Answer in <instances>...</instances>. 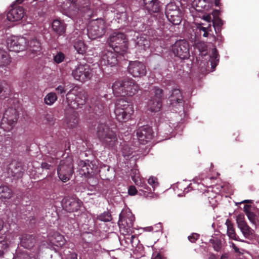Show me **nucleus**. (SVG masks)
Here are the masks:
<instances>
[{
    "instance_id": "obj_1",
    "label": "nucleus",
    "mask_w": 259,
    "mask_h": 259,
    "mask_svg": "<svg viewBox=\"0 0 259 259\" xmlns=\"http://www.w3.org/2000/svg\"><path fill=\"white\" fill-rule=\"evenodd\" d=\"M107 118H101L97 126V136L105 147L115 149L118 144L116 133L109 127Z\"/></svg>"
},
{
    "instance_id": "obj_2",
    "label": "nucleus",
    "mask_w": 259,
    "mask_h": 259,
    "mask_svg": "<svg viewBox=\"0 0 259 259\" xmlns=\"http://www.w3.org/2000/svg\"><path fill=\"white\" fill-rule=\"evenodd\" d=\"M112 88L113 94L116 96H132L139 90V85L131 78L116 81Z\"/></svg>"
},
{
    "instance_id": "obj_3",
    "label": "nucleus",
    "mask_w": 259,
    "mask_h": 259,
    "mask_svg": "<svg viewBox=\"0 0 259 259\" xmlns=\"http://www.w3.org/2000/svg\"><path fill=\"white\" fill-rule=\"evenodd\" d=\"M108 42L113 51L123 56L127 49V40L126 35L120 32H114L109 37Z\"/></svg>"
},
{
    "instance_id": "obj_4",
    "label": "nucleus",
    "mask_w": 259,
    "mask_h": 259,
    "mask_svg": "<svg viewBox=\"0 0 259 259\" xmlns=\"http://www.w3.org/2000/svg\"><path fill=\"white\" fill-rule=\"evenodd\" d=\"M133 113V105L123 99L119 100L115 105V118L119 122L128 120Z\"/></svg>"
},
{
    "instance_id": "obj_5",
    "label": "nucleus",
    "mask_w": 259,
    "mask_h": 259,
    "mask_svg": "<svg viewBox=\"0 0 259 259\" xmlns=\"http://www.w3.org/2000/svg\"><path fill=\"white\" fill-rule=\"evenodd\" d=\"M74 172L73 160L70 157L61 160L57 168L59 178L63 182L69 181Z\"/></svg>"
},
{
    "instance_id": "obj_6",
    "label": "nucleus",
    "mask_w": 259,
    "mask_h": 259,
    "mask_svg": "<svg viewBox=\"0 0 259 259\" xmlns=\"http://www.w3.org/2000/svg\"><path fill=\"white\" fill-rule=\"evenodd\" d=\"M86 95L83 92L76 93L73 89L70 90L66 94V100L70 108L78 109L85 104L86 102Z\"/></svg>"
},
{
    "instance_id": "obj_7",
    "label": "nucleus",
    "mask_w": 259,
    "mask_h": 259,
    "mask_svg": "<svg viewBox=\"0 0 259 259\" xmlns=\"http://www.w3.org/2000/svg\"><path fill=\"white\" fill-rule=\"evenodd\" d=\"M18 120L17 111L15 109H7L0 123V127L5 131H9L14 126Z\"/></svg>"
},
{
    "instance_id": "obj_8",
    "label": "nucleus",
    "mask_w": 259,
    "mask_h": 259,
    "mask_svg": "<svg viewBox=\"0 0 259 259\" xmlns=\"http://www.w3.org/2000/svg\"><path fill=\"white\" fill-rule=\"evenodd\" d=\"M105 25L102 20L92 21L88 28V35L91 39L101 37L105 33Z\"/></svg>"
},
{
    "instance_id": "obj_9",
    "label": "nucleus",
    "mask_w": 259,
    "mask_h": 259,
    "mask_svg": "<svg viewBox=\"0 0 259 259\" xmlns=\"http://www.w3.org/2000/svg\"><path fill=\"white\" fill-rule=\"evenodd\" d=\"M72 75L75 79L85 82L92 77V69L88 64H80L72 70Z\"/></svg>"
},
{
    "instance_id": "obj_10",
    "label": "nucleus",
    "mask_w": 259,
    "mask_h": 259,
    "mask_svg": "<svg viewBox=\"0 0 259 259\" xmlns=\"http://www.w3.org/2000/svg\"><path fill=\"white\" fill-rule=\"evenodd\" d=\"M175 55L181 59H187L190 57L189 45L185 39L177 40L171 46Z\"/></svg>"
},
{
    "instance_id": "obj_11",
    "label": "nucleus",
    "mask_w": 259,
    "mask_h": 259,
    "mask_svg": "<svg viewBox=\"0 0 259 259\" xmlns=\"http://www.w3.org/2000/svg\"><path fill=\"white\" fill-rule=\"evenodd\" d=\"M7 47L10 51L19 52L27 48V39L21 36H12L7 41Z\"/></svg>"
},
{
    "instance_id": "obj_12",
    "label": "nucleus",
    "mask_w": 259,
    "mask_h": 259,
    "mask_svg": "<svg viewBox=\"0 0 259 259\" xmlns=\"http://www.w3.org/2000/svg\"><path fill=\"white\" fill-rule=\"evenodd\" d=\"M127 71L129 74L134 77H142L147 73L145 65L139 61H130L127 67Z\"/></svg>"
},
{
    "instance_id": "obj_13",
    "label": "nucleus",
    "mask_w": 259,
    "mask_h": 259,
    "mask_svg": "<svg viewBox=\"0 0 259 259\" xmlns=\"http://www.w3.org/2000/svg\"><path fill=\"white\" fill-rule=\"evenodd\" d=\"M135 221V216L131 211H122L119 214L118 225L120 229H122L128 232V230L133 227Z\"/></svg>"
},
{
    "instance_id": "obj_14",
    "label": "nucleus",
    "mask_w": 259,
    "mask_h": 259,
    "mask_svg": "<svg viewBox=\"0 0 259 259\" xmlns=\"http://www.w3.org/2000/svg\"><path fill=\"white\" fill-rule=\"evenodd\" d=\"M136 133L140 143L142 145L146 144L153 137L152 127L148 125L139 127L137 130Z\"/></svg>"
},
{
    "instance_id": "obj_15",
    "label": "nucleus",
    "mask_w": 259,
    "mask_h": 259,
    "mask_svg": "<svg viewBox=\"0 0 259 259\" xmlns=\"http://www.w3.org/2000/svg\"><path fill=\"white\" fill-rule=\"evenodd\" d=\"M119 53L115 51L105 50L102 52L100 63L102 65L115 66L118 61Z\"/></svg>"
},
{
    "instance_id": "obj_16",
    "label": "nucleus",
    "mask_w": 259,
    "mask_h": 259,
    "mask_svg": "<svg viewBox=\"0 0 259 259\" xmlns=\"http://www.w3.org/2000/svg\"><path fill=\"white\" fill-rule=\"evenodd\" d=\"M16 1L12 5L11 9L7 14V19L10 21H18L21 20L24 16V8L19 6Z\"/></svg>"
},
{
    "instance_id": "obj_17",
    "label": "nucleus",
    "mask_w": 259,
    "mask_h": 259,
    "mask_svg": "<svg viewBox=\"0 0 259 259\" xmlns=\"http://www.w3.org/2000/svg\"><path fill=\"white\" fill-rule=\"evenodd\" d=\"M62 202L64 209L69 212L77 211L81 204V202L78 199L72 197L64 198Z\"/></svg>"
},
{
    "instance_id": "obj_18",
    "label": "nucleus",
    "mask_w": 259,
    "mask_h": 259,
    "mask_svg": "<svg viewBox=\"0 0 259 259\" xmlns=\"http://www.w3.org/2000/svg\"><path fill=\"white\" fill-rule=\"evenodd\" d=\"M24 172V168L22 163L19 161H13L9 167L8 174L15 179L22 177Z\"/></svg>"
},
{
    "instance_id": "obj_19",
    "label": "nucleus",
    "mask_w": 259,
    "mask_h": 259,
    "mask_svg": "<svg viewBox=\"0 0 259 259\" xmlns=\"http://www.w3.org/2000/svg\"><path fill=\"white\" fill-rule=\"evenodd\" d=\"M143 9L149 13H158L160 11V4L158 0H143Z\"/></svg>"
},
{
    "instance_id": "obj_20",
    "label": "nucleus",
    "mask_w": 259,
    "mask_h": 259,
    "mask_svg": "<svg viewBox=\"0 0 259 259\" xmlns=\"http://www.w3.org/2000/svg\"><path fill=\"white\" fill-rule=\"evenodd\" d=\"M48 240L50 242L57 247H61L66 242L64 237L57 232L50 233L48 235Z\"/></svg>"
},
{
    "instance_id": "obj_21",
    "label": "nucleus",
    "mask_w": 259,
    "mask_h": 259,
    "mask_svg": "<svg viewBox=\"0 0 259 259\" xmlns=\"http://www.w3.org/2000/svg\"><path fill=\"white\" fill-rule=\"evenodd\" d=\"M93 112L98 116H101L103 119L107 118V116H105V107L103 101L100 99H97L94 103L90 106Z\"/></svg>"
},
{
    "instance_id": "obj_22",
    "label": "nucleus",
    "mask_w": 259,
    "mask_h": 259,
    "mask_svg": "<svg viewBox=\"0 0 259 259\" xmlns=\"http://www.w3.org/2000/svg\"><path fill=\"white\" fill-rule=\"evenodd\" d=\"M36 243L35 236L30 234H23L20 238V244L27 249L32 248Z\"/></svg>"
},
{
    "instance_id": "obj_23",
    "label": "nucleus",
    "mask_w": 259,
    "mask_h": 259,
    "mask_svg": "<svg viewBox=\"0 0 259 259\" xmlns=\"http://www.w3.org/2000/svg\"><path fill=\"white\" fill-rule=\"evenodd\" d=\"M169 100L172 106H176L177 104L182 105L184 102L181 92L178 89H175L172 91Z\"/></svg>"
},
{
    "instance_id": "obj_24",
    "label": "nucleus",
    "mask_w": 259,
    "mask_h": 259,
    "mask_svg": "<svg viewBox=\"0 0 259 259\" xmlns=\"http://www.w3.org/2000/svg\"><path fill=\"white\" fill-rule=\"evenodd\" d=\"M78 114L75 111H73L66 117V123L69 128L76 127L78 124Z\"/></svg>"
},
{
    "instance_id": "obj_25",
    "label": "nucleus",
    "mask_w": 259,
    "mask_h": 259,
    "mask_svg": "<svg viewBox=\"0 0 259 259\" xmlns=\"http://www.w3.org/2000/svg\"><path fill=\"white\" fill-rule=\"evenodd\" d=\"M165 15L168 20L173 25H179L182 21V19L180 10L171 12H169Z\"/></svg>"
},
{
    "instance_id": "obj_26",
    "label": "nucleus",
    "mask_w": 259,
    "mask_h": 259,
    "mask_svg": "<svg viewBox=\"0 0 259 259\" xmlns=\"http://www.w3.org/2000/svg\"><path fill=\"white\" fill-rule=\"evenodd\" d=\"M81 240L79 242V244L84 249L88 248H92L93 247V243L92 242V239L93 237L91 233L88 232H84L81 235Z\"/></svg>"
},
{
    "instance_id": "obj_27",
    "label": "nucleus",
    "mask_w": 259,
    "mask_h": 259,
    "mask_svg": "<svg viewBox=\"0 0 259 259\" xmlns=\"http://www.w3.org/2000/svg\"><path fill=\"white\" fill-rule=\"evenodd\" d=\"M52 27L54 32L59 35H63L66 30V26L63 22L54 20L52 23Z\"/></svg>"
},
{
    "instance_id": "obj_28",
    "label": "nucleus",
    "mask_w": 259,
    "mask_h": 259,
    "mask_svg": "<svg viewBox=\"0 0 259 259\" xmlns=\"http://www.w3.org/2000/svg\"><path fill=\"white\" fill-rule=\"evenodd\" d=\"M31 53L37 54L40 52L41 48L40 43L36 39H32L29 42L27 41V48Z\"/></svg>"
},
{
    "instance_id": "obj_29",
    "label": "nucleus",
    "mask_w": 259,
    "mask_h": 259,
    "mask_svg": "<svg viewBox=\"0 0 259 259\" xmlns=\"http://www.w3.org/2000/svg\"><path fill=\"white\" fill-rule=\"evenodd\" d=\"M136 45L139 47V49L146 50L149 48L150 46L149 40L145 35H141L137 37L136 40Z\"/></svg>"
},
{
    "instance_id": "obj_30",
    "label": "nucleus",
    "mask_w": 259,
    "mask_h": 259,
    "mask_svg": "<svg viewBox=\"0 0 259 259\" xmlns=\"http://www.w3.org/2000/svg\"><path fill=\"white\" fill-rule=\"evenodd\" d=\"M225 224L227 227V235L229 238L236 241H239V238L235 232L233 224L231 221L227 219Z\"/></svg>"
},
{
    "instance_id": "obj_31",
    "label": "nucleus",
    "mask_w": 259,
    "mask_h": 259,
    "mask_svg": "<svg viewBox=\"0 0 259 259\" xmlns=\"http://www.w3.org/2000/svg\"><path fill=\"white\" fill-rule=\"evenodd\" d=\"M162 106V102L158 100L151 98L148 102V107L151 112H158Z\"/></svg>"
},
{
    "instance_id": "obj_32",
    "label": "nucleus",
    "mask_w": 259,
    "mask_h": 259,
    "mask_svg": "<svg viewBox=\"0 0 259 259\" xmlns=\"http://www.w3.org/2000/svg\"><path fill=\"white\" fill-rule=\"evenodd\" d=\"M194 3L199 11L208 10L211 5L209 0H194Z\"/></svg>"
},
{
    "instance_id": "obj_33",
    "label": "nucleus",
    "mask_w": 259,
    "mask_h": 259,
    "mask_svg": "<svg viewBox=\"0 0 259 259\" xmlns=\"http://www.w3.org/2000/svg\"><path fill=\"white\" fill-rule=\"evenodd\" d=\"M10 242L7 236L0 237V257L7 251Z\"/></svg>"
},
{
    "instance_id": "obj_34",
    "label": "nucleus",
    "mask_w": 259,
    "mask_h": 259,
    "mask_svg": "<svg viewBox=\"0 0 259 259\" xmlns=\"http://www.w3.org/2000/svg\"><path fill=\"white\" fill-rule=\"evenodd\" d=\"M112 215L109 211H104V212L98 215L95 218L94 220L95 222L97 221H102L104 222H109L112 221Z\"/></svg>"
},
{
    "instance_id": "obj_35",
    "label": "nucleus",
    "mask_w": 259,
    "mask_h": 259,
    "mask_svg": "<svg viewBox=\"0 0 259 259\" xmlns=\"http://www.w3.org/2000/svg\"><path fill=\"white\" fill-rule=\"evenodd\" d=\"M244 208V212L250 222L255 226L257 225L258 223L257 221H256V216L253 212L249 210L250 206L246 205Z\"/></svg>"
},
{
    "instance_id": "obj_36",
    "label": "nucleus",
    "mask_w": 259,
    "mask_h": 259,
    "mask_svg": "<svg viewBox=\"0 0 259 259\" xmlns=\"http://www.w3.org/2000/svg\"><path fill=\"white\" fill-rule=\"evenodd\" d=\"M11 190L6 186H0V198L9 199L12 197Z\"/></svg>"
},
{
    "instance_id": "obj_37",
    "label": "nucleus",
    "mask_w": 259,
    "mask_h": 259,
    "mask_svg": "<svg viewBox=\"0 0 259 259\" xmlns=\"http://www.w3.org/2000/svg\"><path fill=\"white\" fill-rule=\"evenodd\" d=\"M135 184L140 188V190H142L145 192H152L150 188L146 183L144 179H135L134 180Z\"/></svg>"
},
{
    "instance_id": "obj_38",
    "label": "nucleus",
    "mask_w": 259,
    "mask_h": 259,
    "mask_svg": "<svg viewBox=\"0 0 259 259\" xmlns=\"http://www.w3.org/2000/svg\"><path fill=\"white\" fill-rule=\"evenodd\" d=\"M10 62L11 59L7 53L0 50V66H7Z\"/></svg>"
},
{
    "instance_id": "obj_39",
    "label": "nucleus",
    "mask_w": 259,
    "mask_h": 259,
    "mask_svg": "<svg viewBox=\"0 0 259 259\" xmlns=\"http://www.w3.org/2000/svg\"><path fill=\"white\" fill-rule=\"evenodd\" d=\"M74 48L79 54L83 55L86 52L87 46L82 40L76 41L74 43Z\"/></svg>"
},
{
    "instance_id": "obj_40",
    "label": "nucleus",
    "mask_w": 259,
    "mask_h": 259,
    "mask_svg": "<svg viewBox=\"0 0 259 259\" xmlns=\"http://www.w3.org/2000/svg\"><path fill=\"white\" fill-rule=\"evenodd\" d=\"M212 25L213 28L217 33L221 31L223 21L219 17H214L212 20Z\"/></svg>"
},
{
    "instance_id": "obj_41",
    "label": "nucleus",
    "mask_w": 259,
    "mask_h": 259,
    "mask_svg": "<svg viewBox=\"0 0 259 259\" xmlns=\"http://www.w3.org/2000/svg\"><path fill=\"white\" fill-rule=\"evenodd\" d=\"M57 100L56 94L53 92L48 94L44 99L45 103L48 105H52Z\"/></svg>"
},
{
    "instance_id": "obj_42",
    "label": "nucleus",
    "mask_w": 259,
    "mask_h": 259,
    "mask_svg": "<svg viewBox=\"0 0 259 259\" xmlns=\"http://www.w3.org/2000/svg\"><path fill=\"white\" fill-rule=\"evenodd\" d=\"M209 242L212 244L213 249L217 251H219L222 248V242L221 240L218 238H212L210 239Z\"/></svg>"
},
{
    "instance_id": "obj_43",
    "label": "nucleus",
    "mask_w": 259,
    "mask_h": 259,
    "mask_svg": "<svg viewBox=\"0 0 259 259\" xmlns=\"http://www.w3.org/2000/svg\"><path fill=\"white\" fill-rule=\"evenodd\" d=\"M219 54L216 49H213L212 51V56L211 57L212 60L211 61V64L212 67L214 68L217 65L218 62L219 61Z\"/></svg>"
},
{
    "instance_id": "obj_44",
    "label": "nucleus",
    "mask_w": 259,
    "mask_h": 259,
    "mask_svg": "<svg viewBox=\"0 0 259 259\" xmlns=\"http://www.w3.org/2000/svg\"><path fill=\"white\" fill-rule=\"evenodd\" d=\"M239 229L245 238H248L252 234L251 228L247 224Z\"/></svg>"
},
{
    "instance_id": "obj_45",
    "label": "nucleus",
    "mask_w": 259,
    "mask_h": 259,
    "mask_svg": "<svg viewBox=\"0 0 259 259\" xmlns=\"http://www.w3.org/2000/svg\"><path fill=\"white\" fill-rule=\"evenodd\" d=\"M236 222L239 228L242 226H245L247 223L245 221L244 216L243 214H239L237 216Z\"/></svg>"
},
{
    "instance_id": "obj_46",
    "label": "nucleus",
    "mask_w": 259,
    "mask_h": 259,
    "mask_svg": "<svg viewBox=\"0 0 259 259\" xmlns=\"http://www.w3.org/2000/svg\"><path fill=\"white\" fill-rule=\"evenodd\" d=\"M163 98V91L160 88H155L154 90V96L152 98L158 99L162 102Z\"/></svg>"
},
{
    "instance_id": "obj_47",
    "label": "nucleus",
    "mask_w": 259,
    "mask_h": 259,
    "mask_svg": "<svg viewBox=\"0 0 259 259\" xmlns=\"http://www.w3.org/2000/svg\"><path fill=\"white\" fill-rule=\"evenodd\" d=\"M81 170L83 171V174H86L90 175L94 173L93 169L91 167L90 164H87L84 162V165L82 166Z\"/></svg>"
},
{
    "instance_id": "obj_48",
    "label": "nucleus",
    "mask_w": 259,
    "mask_h": 259,
    "mask_svg": "<svg viewBox=\"0 0 259 259\" xmlns=\"http://www.w3.org/2000/svg\"><path fill=\"white\" fill-rule=\"evenodd\" d=\"M65 59V55L64 54L61 52H59L57 53V54L54 56V60L55 63L57 64H59L61 62H62Z\"/></svg>"
},
{
    "instance_id": "obj_49",
    "label": "nucleus",
    "mask_w": 259,
    "mask_h": 259,
    "mask_svg": "<svg viewBox=\"0 0 259 259\" xmlns=\"http://www.w3.org/2000/svg\"><path fill=\"white\" fill-rule=\"evenodd\" d=\"M180 10L177 6H176L174 3H170L167 4L165 8V14H167L169 12H171L173 11H175L177 10Z\"/></svg>"
},
{
    "instance_id": "obj_50",
    "label": "nucleus",
    "mask_w": 259,
    "mask_h": 259,
    "mask_svg": "<svg viewBox=\"0 0 259 259\" xmlns=\"http://www.w3.org/2000/svg\"><path fill=\"white\" fill-rule=\"evenodd\" d=\"M148 183L152 187V190H151L153 191L155 190V187L158 185L157 178L153 177L148 179Z\"/></svg>"
},
{
    "instance_id": "obj_51",
    "label": "nucleus",
    "mask_w": 259,
    "mask_h": 259,
    "mask_svg": "<svg viewBox=\"0 0 259 259\" xmlns=\"http://www.w3.org/2000/svg\"><path fill=\"white\" fill-rule=\"evenodd\" d=\"M56 91L58 94H60L62 97H64V94L66 93V90L65 87L64 85H59L56 88Z\"/></svg>"
},
{
    "instance_id": "obj_52",
    "label": "nucleus",
    "mask_w": 259,
    "mask_h": 259,
    "mask_svg": "<svg viewBox=\"0 0 259 259\" xmlns=\"http://www.w3.org/2000/svg\"><path fill=\"white\" fill-rule=\"evenodd\" d=\"M199 234L193 233L188 237V239L191 243H195L199 239Z\"/></svg>"
},
{
    "instance_id": "obj_53",
    "label": "nucleus",
    "mask_w": 259,
    "mask_h": 259,
    "mask_svg": "<svg viewBox=\"0 0 259 259\" xmlns=\"http://www.w3.org/2000/svg\"><path fill=\"white\" fill-rule=\"evenodd\" d=\"M197 28L199 29L200 32L201 31L203 32V36L207 37L208 36L209 32L207 30V28H205V27H203L201 25V24H199V26H198Z\"/></svg>"
},
{
    "instance_id": "obj_54",
    "label": "nucleus",
    "mask_w": 259,
    "mask_h": 259,
    "mask_svg": "<svg viewBox=\"0 0 259 259\" xmlns=\"http://www.w3.org/2000/svg\"><path fill=\"white\" fill-rule=\"evenodd\" d=\"M137 190L134 186H131L128 190V193L130 195L134 196L137 193Z\"/></svg>"
},
{
    "instance_id": "obj_55",
    "label": "nucleus",
    "mask_w": 259,
    "mask_h": 259,
    "mask_svg": "<svg viewBox=\"0 0 259 259\" xmlns=\"http://www.w3.org/2000/svg\"><path fill=\"white\" fill-rule=\"evenodd\" d=\"M135 238V236L134 235L130 236L128 235L127 237H124V239L125 242L127 244H131L133 246V240Z\"/></svg>"
},
{
    "instance_id": "obj_56",
    "label": "nucleus",
    "mask_w": 259,
    "mask_h": 259,
    "mask_svg": "<svg viewBox=\"0 0 259 259\" xmlns=\"http://www.w3.org/2000/svg\"><path fill=\"white\" fill-rule=\"evenodd\" d=\"M66 259H78L77 254L75 252H70L69 254H68Z\"/></svg>"
},
{
    "instance_id": "obj_57",
    "label": "nucleus",
    "mask_w": 259,
    "mask_h": 259,
    "mask_svg": "<svg viewBox=\"0 0 259 259\" xmlns=\"http://www.w3.org/2000/svg\"><path fill=\"white\" fill-rule=\"evenodd\" d=\"M152 259H166V258L160 253H157L156 254H153Z\"/></svg>"
},
{
    "instance_id": "obj_58",
    "label": "nucleus",
    "mask_w": 259,
    "mask_h": 259,
    "mask_svg": "<svg viewBox=\"0 0 259 259\" xmlns=\"http://www.w3.org/2000/svg\"><path fill=\"white\" fill-rule=\"evenodd\" d=\"M52 167L51 164H48L47 162H42L41 163V167L44 169H49Z\"/></svg>"
},
{
    "instance_id": "obj_59",
    "label": "nucleus",
    "mask_w": 259,
    "mask_h": 259,
    "mask_svg": "<svg viewBox=\"0 0 259 259\" xmlns=\"http://www.w3.org/2000/svg\"><path fill=\"white\" fill-rule=\"evenodd\" d=\"M203 19L208 22H210L211 20V17L210 15H204L203 16Z\"/></svg>"
},
{
    "instance_id": "obj_60",
    "label": "nucleus",
    "mask_w": 259,
    "mask_h": 259,
    "mask_svg": "<svg viewBox=\"0 0 259 259\" xmlns=\"http://www.w3.org/2000/svg\"><path fill=\"white\" fill-rule=\"evenodd\" d=\"M220 14V10H215L213 11V13H212V16H213V18H214V17H219V16Z\"/></svg>"
},
{
    "instance_id": "obj_61",
    "label": "nucleus",
    "mask_w": 259,
    "mask_h": 259,
    "mask_svg": "<svg viewBox=\"0 0 259 259\" xmlns=\"http://www.w3.org/2000/svg\"><path fill=\"white\" fill-rule=\"evenodd\" d=\"M232 247L234 249V251L236 253L239 252V248L236 246V245L234 243H232Z\"/></svg>"
},
{
    "instance_id": "obj_62",
    "label": "nucleus",
    "mask_w": 259,
    "mask_h": 259,
    "mask_svg": "<svg viewBox=\"0 0 259 259\" xmlns=\"http://www.w3.org/2000/svg\"><path fill=\"white\" fill-rule=\"evenodd\" d=\"M71 3L75 5V7H77V8L79 10L80 9V7L78 5H77V0H71Z\"/></svg>"
},
{
    "instance_id": "obj_63",
    "label": "nucleus",
    "mask_w": 259,
    "mask_h": 259,
    "mask_svg": "<svg viewBox=\"0 0 259 259\" xmlns=\"http://www.w3.org/2000/svg\"><path fill=\"white\" fill-rule=\"evenodd\" d=\"M221 0H214V5L217 7H220L221 6Z\"/></svg>"
},
{
    "instance_id": "obj_64",
    "label": "nucleus",
    "mask_w": 259,
    "mask_h": 259,
    "mask_svg": "<svg viewBox=\"0 0 259 259\" xmlns=\"http://www.w3.org/2000/svg\"><path fill=\"white\" fill-rule=\"evenodd\" d=\"M21 259H32V257L28 255H25Z\"/></svg>"
}]
</instances>
